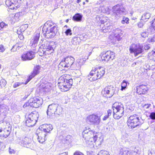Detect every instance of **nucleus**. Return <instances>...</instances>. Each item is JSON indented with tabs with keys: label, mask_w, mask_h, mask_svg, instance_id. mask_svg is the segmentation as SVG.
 I'll return each mask as SVG.
<instances>
[{
	"label": "nucleus",
	"mask_w": 155,
	"mask_h": 155,
	"mask_svg": "<svg viewBox=\"0 0 155 155\" xmlns=\"http://www.w3.org/2000/svg\"><path fill=\"white\" fill-rule=\"evenodd\" d=\"M33 78L30 75H29L25 81V84H26L28 82H29Z\"/></svg>",
	"instance_id": "47"
},
{
	"label": "nucleus",
	"mask_w": 155,
	"mask_h": 155,
	"mask_svg": "<svg viewBox=\"0 0 155 155\" xmlns=\"http://www.w3.org/2000/svg\"><path fill=\"white\" fill-rule=\"evenodd\" d=\"M88 58V57L87 56H82L81 58L77 60L75 63L76 65L79 68H81V66L85 64Z\"/></svg>",
	"instance_id": "19"
},
{
	"label": "nucleus",
	"mask_w": 155,
	"mask_h": 155,
	"mask_svg": "<svg viewBox=\"0 0 155 155\" xmlns=\"http://www.w3.org/2000/svg\"><path fill=\"white\" fill-rule=\"evenodd\" d=\"M82 137L87 145L90 147H97L101 144L102 139L97 133L92 130H84L82 133Z\"/></svg>",
	"instance_id": "1"
},
{
	"label": "nucleus",
	"mask_w": 155,
	"mask_h": 155,
	"mask_svg": "<svg viewBox=\"0 0 155 155\" xmlns=\"http://www.w3.org/2000/svg\"><path fill=\"white\" fill-rule=\"evenodd\" d=\"M107 114L105 115L103 118L104 120L107 119L110 116H111L112 114V111L111 109H108L107 111Z\"/></svg>",
	"instance_id": "39"
},
{
	"label": "nucleus",
	"mask_w": 155,
	"mask_h": 155,
	"mask_svg": "<svg viewBox=\"0 0 155 155\" xmlns=\"http://www.w3.org/2000/svg\"><path fill=\"white\" fill-rule=\"evenodd\" d=\"M96 19L97 22L100 24V27L103 31L108 29L110 25L106 17L102 15L97 16Z\"/></svg>",
	"instance_id": "10"
},
{
	"label": "nucleus",
	"mask_w": 155,
	"mask_h": 155,
	"mask_svg": "<svg viewBox=\"0 0 155 155\" xmlns=\"http://www.w3.org/2000/svg\"><path fill=\"white\" fill-rule=\"evenodd\" d=\"M114 8L115 9L114 10L115 11L117 12L116 14L124 12L125 11V8L122 5H117L114 7Z\"/></svg>",
	"instance_id": "30"
},
{
	"label": "nucleus",
	"mask_w": 155,
	"mask_h": 155,
	"mask_svg": "<svg viewBox=\"0 0 155 155\" xmlns=\"http://www.w3.org/2000/svg\"><path fill=\"white\" fill-rule=\"evenodd\" d=\"M80 40V38L78 37H75L72 38L71 42L73 45H77L79 43Z\"/></svg>",
	"instance_id": "36"
},
{
	"label": "nucleus",
	"mask_w": 155,
	"mask_h": 155,
	"mask_svg": "<svg viewBox=\"0 0 155 155\" xmlns=\"http://www.w3.org/2000/svg\"><path fill=\"white\" fill-rule=\"evenodd\" d=\"M36 97L34 98H31L28 101L25 103L23 105L24 107H27L30 106L31 107H34V106L35 101H37L36 99Z\"/></svg>",
	"instance_id": "25"
},
{
	"label": "nucleus",
	"mask_w": 155,
	"mask_h": 155,
	"mask_svg": "<svg viewBox=\"0 0 155 155\" xmlns=\"http://www.w3.org/2000/svg\"><path fill=\"white\" fill-rule=\"evenodd\" d=\"M150 13L149 12H147L143 15L141 17V19L143 21H147L150 18Z\"/></svg>",
	"instance_id": "34"
},
{
	"label": "nucleus",
	"mask_w": 155,
	"mask_h": 155,
	"mask_svg": "<svg viewBox=\"0 0 155 155\" xmlns=\"http://www.w3.org/2000/svg\"><path fill=\"white\" fill-rule=\"evenodd\" d=\"M150 104H145L143 106V107L146 109H148L150 107Z\"/></svg>",
	"instance_id": "52"
},
{
	"label": "nucleus",
	"mask_w": 155,
	"mask_h": 155,
	"mask_svg": "<svg viewBox=\"0 0 155 155\" xmlns=\"http://www.w3.org/2000/svg\"><path fill=\"white\" fill-rule=\"evenodd\" d=\"M150 47L148 45H146L144 46V48L146 50H147L150 49Z\"/></svg>",
	"instance_id": "55"
},
{
	"label": "nucleus",
	"mask_w": 155,
	"mask_h": 155,
	"mask_svg": "<svg viewBox=\"0 0 155 155\" xmlns=\"http://www.w3.org/2000/svg\"><path fill=\"white\" fill-rule=\"evenodd\" d=\"M151 25L153 29L154 30H155V18H154L152 21V22Z\"/></svg>",
	"instance_id": "50"
},
{
	"label": "nucleus",
	"mask_w": 155,
	"mask_h": 155,
	"mask_svg": "<svg viewBox=\"0 0 155 155\" xmlns=\"http://www.w3.org/2000/svg\"><path fill=\"white\" fill-rule=\"evenodd\" d=\"M153 152H150L148 154V155H155V153H154Z\"/></svg>",
	"instance_id": "58"
},
{
	"label": "nucleus",
	"mask_w": 155,
	"mask_h": 155,
	"mask_svg": "<svg viewBox=\"0 0 155 155\" xmlns=\"http://www.w3.org/2000/svg\"><path fill=\"white\" fill-rule=\"evenodd\" d=\"M59 155H68V152H64L59 154Z\"/></svg>",
	"instance_id": "57"
},
{
	"label": "nucleus",
	"mask_w": 155,
	"mask_h": 155,
	"mask_svg": "<svg viewBox=\"0 0 155 155\" xmlns=\"http://www.w3.org/2000/svg\"><path fill=\"white\" fill-rule=\"evenodd\" d=\"M150 118L152 120H155V112H152L149 116Z\"/></svg>",
	"instance_id": "44"
},
{
	"label": "nucleus",
	"mask_w": 155,
	"mask_h": 155,
	"mask_svg": "<svg viewBox=\"0 0 155 155\" xmlns=\"http://www.w3.org/2000/svg\"><path fill=\"white\" fill-rule=\"evenodd\" d=\"M18 37L20 39V40H23L24 39V36L22 34H18Z\"/></svg>",
	"instance_id": "51"
},
{
	"label": "nucleus",
	"mask_w": 155,
	"mask_h": 155,
	"mask_svg": "<svg viewBox=\"0 0 155 155\" xmlns=\"http://www.w3.org/2000/svg\"><path fill=\"white\" fill-rule=\"evenodd\" d=\"M73 84V79L71 75L64 74L61 76L58 80V86L62 91H68Z\"/></svg>",
	"instance_id": "3"
},
{
	"label": "nucleus",
	"mask_w": 155,
	"mask_h": 155,
	"mask_svg": "<svg viewBox=\"0 0 155 155\" xmlns=\"http://www.w3.org/2000/svg\"><path fill=\"white\" fill-rule=\"evenodd\" d=\"M141 35L143 37L145 38L147 37V34L145 32H143L141 34Z\"/></svg>",
	"instance_id": "53"
},
{
	"label": "nucleus",
	"mask_w": 155,
	"mask_h": 155,
	"mask_svg": "<svg viewBox=\"0 0 155 155\" xmlns=\"http://www.w3.org/2000/svg\"><path fill=\"white\" fill-rule=\"evenodd\" d=\"M44 47L41 50L40 49L38 51L39 55L42 56V59L45 62L49 61L52 54L54 53V50L52 46L47 44L43 45Z\"/></svg>",
	"instance_id": "4"
},
{
	"label": "nucleus",
	"mask_w": 155,
	"mask_h": 155,
	"mask_svg": "<svg viewBox=\"0 0 155 155\" xmlns=\"http://www.w3.org/2000/svg\"><path fill=\"white\" fill-rule=\"evenodd\" d=\"M65 33L66 35H72V31L70 29H67L65 31Z\"/></svg>",
	"instance_id": "43"
},
{
	"label": "nucleus",
	"mask_w": 155,
	"mask_h": 155,
	"mask_svg": "<svg viewBox=\"0 0 155 155\" xmlns=\"http://www.w3.org/2000/svg\"><path fill=\"white\" fill-rule=\"evenodd\" d=\"M113 109V115L115 119H119L124 115V105L121 103L116 102L112 105Z\"/></svg>",
	"instance_id": "5"
},
{
	"label": "nucleus",
	"mask_w": 155,
	"mask_h": 155,
	"mask_svg": "<svg viewBox=\"0 0 155 155\" xmlns=\"http://www.w3.org/2000/svg\"><path fill=\"white\" fill-rule=\"evenodd\" d=\"M22 12H19L16 13L14 16L12 14L10 15V17L13 21H19L22 16Z\"/></svg>",
	"instance_id": "24"
},
{
	"label": "nucleus",
	"mask_w": 155,
	"mask_h": 155,
	"mask_svg": "<svg viewBox=\"0 0 155 155\" xmlns=\"http://www.w3.org/2000/svg\"><path fill=\"white\" fill-rule=\"evenodd\" d=\"M36 134L38 136L37 139L38 141L40 143H43L46 140V136H47V134L40 130V129H37Z\"/></svg>",
	"instance_id": "15"
},
{
	"label": "nucleus",
	"mask_w": 155,
	"mask_h": 155,
	"mask_svg": "<svg viewBox=\"0 0 155 155\" xmlns=\"http://www.w3.org/2000/svg\"><path fill=\"white\" fill-rule=\"evenodd\" d=\"M81 0H77V2L78 3H79L81 2Z\"/></svg>",
	"instance_id": "59"
},
{
	"label": "nucleus",
	"mask_w": 155,
	"mask_h": 155,
	"mask_svg": "<svg viewBox=\"0 0 155 155\" xmlns=\"http://www.w3.org/2000/svg\"><path fill=\"white\" fill-rule=\"evenodd\" d=\"M129 20H130L128 18L126 17L125 16H123L122 18V19L121 21V23L123 24H128L129 23Z\"/></svg>",
	"instance_id": "37"
},
{
	"label": "nucleus",
	"mask_w": 155,
	"mask_h": 155,
	"mask_svg": "<svg viewBox=\"0 0 155 155\" xmlns=\"http://www.w3.org/2000/svg\"><path fill=\"white\" fill-rule=\"evenodd\" d=\"M12 127L9 123L3 122L0 124V137L6 138L10 135Z\"/></svg>",
	"instance_id": "6"
},
{
	"label": "nucleus",
	"mask_w": 155,
	"mask_h": 155,
	"mask_svg": "<svg viewBox=\"0 0 155 155\" xmlns=\"http://www.w3.org/2000/svg\"><path fill=\"white\" fill-rule=\"evenodd\" d=\"M127 82L125 80H124L121 84V90L122 91L125 89L127 87Z\"/></svg>",
	"instance_id": "40"
},
{
	"label": "nucleus",
	"mask_w": 155,
	"mask_h": 155,
	"mask_svg": "<svg viewBox=\"0 0 155 155\" xmlns=\"http://www.w3.org/2000/svg\"><path fill=\"white\" fill-rule=\"evenodd\" d=\"M114 93V90L110 86L106 87L101 91V94L105 97H110Z\"/></svg>",
	"instance_id": "16"
},
{
	"label": "nucleus",
	"mask_w": 155,
	"mask_h": 155,
	"mask_svg": "<svg viewBox=\"0 0 155 155\" xmlns=\"http://www.w3.org/2000/svg\"><path fill=\"white\" fill-rule=\"evenodd\" d=\"M116 39L117 41H120L122 38L120 35V34H118L115 36Z\"/></svg>",
	"instance_id": "49"
},
{
	"label": "nucleus",
	"mask_w": 155,
	"mask_h": 155,
	"mask_svg": "<svg viewBox=\"0 0 155 155\" xmlns=\"http://www.w3.org/2000/svg\"><path fill=\"white\" fill-rule=\"evenodd\" d=\"M98 155H108L106 152L104 151L103 152L101 153L98 154Z\"/></svg>",
	"instance_id": "56"
},
{
	"label": "nucleus",
	"mask_w": 155,
	"mask_h": 155,
	"mask_svg": "<svg viewBox=\"0 0 155 155\" xmlns=\"http://www.w3.org/2000/svg\"><path fill=\"white\" fill-rule=\"evenodd\" d=\"M69 21V19H67L65 21L66 22L68 23Z\"/></svg>",
	"instance_id": "60"
},
{
	"label": "nucleus",
	"mask_w": 155,
	"mask_h": 155,
	"mask_svg": "<svg viewBox=\"0 0 155 155\" xmlns=\"http://www.w3.org/2000/svg\"><path fill=\"white\" fill-rule=\"evenodd\" d=\"M6 84V81L4 79H2L0 81V86L1 87L5 86Z\"/></svg>",
	"instance_id": "41"
},
{
	"label": "nucleus",
	"mask_w": 155,
	"mask_h": 155,
	"mask_svg": "<svg viewBox=\"0 0 155 155\" xmlns=\"http://www.w3.org/2000/svg\"><path fill=\"white\" fill-rule=\"evenodd\" d=\"M5 48L4 45H0V52H3L5 51Z\"/></svg>",
	"instance_id": "46"
},
{
	"label": "nucleus",
	"mask_w": 155,
	"mask_h": 155,
	"mask_svg": "<svg viewBox=\"0 0 155 155\" xmlns=\"http://www.w3.org/2000/svg\"><path fill=\"white\" fill-rule=\"evenodd\" d=\"M21 84V83H20L19 82H16L14 83L13 85V87L14 88H16L18 86H19Z\"/></svg>",
	"instance_id": "48"
},
{
	"label": "nucleus",
	"mask_w": 155,
	"mask_h": 155,
	"mask_svg": "<svg viewBox=\"0 0 155 155\" xmlns=\"http://www.w3.org/2000/svg\"><path fill=\"white\" fill-rule=\"evenodd\" d=\"M36 99L37 101H35L34 104V107L38 108L43 103V99L41 97H36Z\"/></svg>",
	"instance_id": "33"
},
{
	"label": "nucleus",
	"mask_w": 155,
	"mask_h": 155,
	"mask_svg": "<svg viewBox=\"0 0 155 155\" xmlns=\"http://www.w3.org/2000/svg\"><path fill=\"white\" fill-rule=\"evenodd\" d=\"M74 58L71 56H67L61 61L58 65V68L61 70H64L65 68H70L74 63Z\"/></svg>",
	"instance_id": "9"
},
{
	"label": "nucleus",
	"mask_w": 155,
	"mask_h": 155,
	"mask_svg": "<svg viewBox=\"0 0 155 155\" xmlns=\"http://www.w3.org/2000/svg\"><path fill=\"white\" fill-rule=\"evenodd\" d=\"M40 36V33H37L33 36V38L31 40L30 43L32 46H35L37 45Z\"/></svg>",
	"instance_id": "23"
},
{
	"label": "nucleus",
	"mask_w": 155,
	"mask_h": 155,
	"mask_svg": "<svg viewBox=\"0 0 155 155\" xmlns=\"http://www.w3.org/2000/svg\"><path fill=\"white\" fill-rule=\"evenodd\" d=\"M40 67L39 65H36L33 71L31 72L30 75L33 78L39 72Z\"/></svg>",
	"instance_id": "29"
},
{
	"label": "nucleus",
	"mask_w": 155,
	"mask_h": 155,
	"mask_svg": "<svg viewBox=\"0 0 155 155\" xmlns=\"http://www.w3.org/2000/svg\"><path fill=\"white\" fill-rule=\"evenodd\" d=\"M101 119L100 117L97 114H92L88 116L86 119V121L90 124L97 125L99 124Z\"/></svg>",
	"instance_id": "13"
},
{
	"label": "nucleus",
	"mask_w": 155,
	"mask_h": 155,
	"mask_svg": "<svg viewBox=\"0 0 155 155\" xmlns=\"http://www.w3.org/2000/svg\"><path fill=\"white\" fill-rule=\"evenodd\" d=\"M57 107L58 106L55 104H52L49 105L47 111V115L50 116L54 114L57 110Z\"/></svg>",
	"instance_id": "18"
},
{
	"label": "nucleus",
	"mask_w": 155,
	"mask_h": 155,
	"mask_svg": "<svg viewBox=\"0 0 155 155\" xmlns=\"http://www.w3.org/2000/svg\"><path fill=\"white\" fill-rule=\"evenodd\" d=\"M64 27H66V28H67L68 27V26L67 25H65L64 26Z\"/></svg>",
	"instance_id": "63"
},
{
	"label": "nucleus",
	"mask_w": 155,
	"mask_h": 155,
	"mask_svg": "<svg viewBox=\"0 0 155 155\" xmlns=\"http://www.w3.org/2000/svg\"><path fill=\"white\" fill-rule=\"evenodd\" d=\"M94 68L87 75L89 80L91 81H94L98 79Z\"/></svg>",
	"instance_id": "20"
},
{
	"label": "nucleus",
	"mask_w": 155,
	"mask_h": 155,
	"mask_svg": "<svg viewBox=\"0 0 155 155\" xmlns=\"http://www.w3.org/2000/svg\"><path fill=\"white\" fill-rule=\"evenodd\" d=\"M85 0V2L87 3H88L89 2V0Z\"/></svg>",
	"instance_id": "61"
},
{
	"label": "nucleus",
	"mask_w": 155,
	"mask_h": 155,
	"mask_svg": "<svg viewBox=\"0 0 155 155\" xmlns=\"http://www.w3.org/2000/svg\"><path fill=\"white\" fill-rule=\"evenodd\" d=\"M149 90L147 85L142 84L136 87V92L138 95H142L147 94Z\"/></svg>",
	"instance_id": "14"
},
{
	"label": "nucleus",
	"mask_w": 155,
	"mask_h": 155,
	"mask_svg": "<svg viewBox=\"0 0 155 155\" xmlns=\"http://www.w3.org/2000/svg\"><path fill=\"white\" fill-rule=\"evenodd\" d=\"M82 16L80 13L75 14L72 17V20L75 21L79 22L82 20Z\"/></svg>",
	"instance_id": "32"
},
{
	"label": "nucleus",
	"mask_w": 155,
	"mask_h": 155,
	"mask_svg": "<svg viewBox=\"0 0 155 155\" xmlns=\"http://www.w3.org/2000/svg\"><path fill=\"white\" fill-rule=\"evenodd\" d=\"M28 116L30 118L37 122L39 117V114L35 110L31 112Z\"/></svg>",
	"instance_id": "27"
},
{
	"label": "nucleus",
	"mask_w": 155,
	"mask_h": 155,
	"mask_svg": "<svg viewBox=\"0 0 155 155\" xmlns=\"http://www.w3.org/2000/svg\"><path fill=\"white\" fill-rule=\"evenodd\" d=\"M147 41L149 43L154 42L155 41V37L153 36L148 38Z\"/></svg>",
	"instance_id": "42"
},
{
	"label": "nucleus",
	"mask_w": 155,
	"mask_h": 155,
	"mask_svg": "<svg viewBox=\"0 0 155 155\" xmlns=\"http://www.w3.org/2000/svg\"><path fill=\"white\" fill-rule=\"evenodd\" d=\"M130 53L134 54L135 57L142 54L143 50V47L139 44L133 43L129 47Z\"/></svg>",
	"instance_id": "11"
},
{
	"label": "nucleus",
	"mask_w": 155,
	"mask_h": 155,
	"mask_svg": "<svg viewBox=\"0 0 155 155\" xmlns=\"http://www.w3.org/2000/svg\"><path fill=\"white\" fill-rule=\"evenodd\" d=\"M83 5H84V4H85V3L84 2H83Z\"/></svg>",
	"instance_id": "64"
},
{
	"label": "nucleus",
	"mask_w": 155,
	"mask_h": 155,
	"mask_svg": "<svg viewBox=\"0 0 155 155\" xmlns=\"http://www.w3.org/2000/svg\"><path fill=\"white\" fill-rule=\"evenodd\" d=\"M65 139H64V141H65ZM67 140H69L68 139H66V141H67Z\"/></svg>",
	"instance_id": "62"
},
{
	"label": "nucleus",
	"mask_w": 155,
	"mask_h": 155,
	"mask_svg": "<svg viewBox=\"0 0 155 155\" xmlns=\"http://www.w3.org/2000/svg\"><path fill=\"white\" fill-rule=\"evenodd\" d=\"M148 58L155 61V51H152L149 53L148 54Z\"/></svg>",
	"instance_id": "35"
},
{
	"label": "nucleus",
	"mask_w": 155,
	"mask_h": 155,
	"mask_svg": "<svg viewBox=\"0 0 155 155\" xmlns=\"http://www.w3.org/2000/svg\"><path fill=\"white\" fill-rule=\"evenodd\" d=\"M5 25V24L4 22H1L0 23V29L2 28Z\"/></svg>",
	"instance_id": "54"
},
{
	"label": "nucleus",
	"mask_w": 155,
	"mask_h": 155,
	"mask_svg": "<svg viewBox=\"0 0 155 155\" xmlns=\"http://www.w3.org/2000/svg\"><path fill=\"white\" fill-rule=\"evenodd\" d=\"M21 0H6L5 4L9 9L16 11L20 6Z\"/></svg>",
	"instance_id": "12"
},
{
	"label": "nucleus",
	"mask_w": 155,
	"mask_h": 155,
	"mask_svg": "<svg viewBox=\"0 0 155 155\" xmlns=\"http://www.w3.org/2000/svg\"><path fill=\"white\" fill-rule=\"evenodd\" d=\"M73 155H84V153L79 151H75L73 154Z\"/></svg>",
	"instance_id": "45"
},
{
	"label": "nucleus",
	"mask_w": 155,
	"mask_h": 155,
	"mask_svg": "<svg viewBox=\"0 0 155 155\" xmlns=\"http://www.w3.org/2000/svg\"><path fill=\"white\" fill-rule=\"evenodd\" d=\"M24 144L27 148H32L33 147V144L31 139L28 138H25L24 142Z\"/></svg>",
	"instance_id": "26"
},
{
	"label": "nucleus",
	"mask_w": 155,
	"mask_h": 155,
	"mask_svg": "<svg viewBox=\"0 0 155 155\" xmlns=\"http://www.w3.org/2000/svg\"><path fill=\"white\" fill-rule=\"evenodd\" d=\"M101 61L103 63H107L114 60L115 58L114 52L110 50L102 52L100 55Z\"/></svg>",
	"instance_id": "7"
},
{
	"label": "nucleus",
	"mask_w": 155,
	"mask_h": 155,
	"mask_svg": "<svg viewBox=\"0 0 155 155\" xmlns=\"http://www.w3.org/2000/svg\"><path fill=\"white\" fill-rule=\"evenodd\" d=\"M28 26V24L22 25H21L19 28V29L21 31V32L25 31L27 28Z\"/></svg>",
	"instance_id": "38"
},
{
	"label": "nucleus",
	"mask_w": 155,
	"mask_h": 155,
	"mask_svg": "<svg viewBox=\"0 0 155 155\" xmlns=\"http://www.w3.org/2000/svg\"><path fill=\"white\" fill-rule=\"evenodd\" d=\"M35 56V53L32 51H29L24 53L21 56L23 61H29L33 59Z\"/></svg>",
	"instance_id": "17"
},
{
	"label": "nucleus",
	"mask_w": 155,
	"mask_h": 155,
	"mask_svg": "<svg viewBox=\"0 0 155 155\" xmlns=\"http://www.w3.org/2000/svg\"><path fill=\"white\" fill-rule=\"evenodd\" d=\"M94 69L95 70H96L95 71L98 79L101 78L104 75L105 73V71L103 67L99 66L95 68Z\"/></svg>",
	"instance_id": "22"
},
{
	"label": "nucleus",
	"mask_w": 155,
	"mask_h": 155,
	"mask_svg": "<svg viewBox=\"0 0 155 155\" xmlns=\"http://www.w3.org/2000/svg\"><path fill=\"white\" fill-rule=\"evenodd\" d=\"M127 124L129 128H133L140 125L141 123L138 115L135 114L130 116L128 118Z\"/></svg>",
	"instance_id": "8"
},
{
	"label": "nucleus",
	"mask_w": 155,
	"mask_h": 155,
	"mask_svg": "<svg viewBox=\"0 0 155 155\" xmlns=\"http://www.w3.org/2000/svg\"><path fill=\"white\" fill-rule=\"evenodd\" d=\"M36 123V121L30 118L28 116L25 121L26 125L29 127L34 126Z\"/></svg>",
	"instance_id": "28"
},
{
	"label": "nucleus",
	"mask_w": 155,
	"mask_h": 155,
	"mask_svg": "<svg viewBox=\"0 0 155 155\" xmlns=\"http://www.w3.org/2000/svg\"><path fill=\"white\" fill-rule=\"evenodd\" d=\"M45 133H49L53 129L52 126L51 124H44L42 125L41 127L38 128Z\"/></svg>",
	"instance_id": "21"
},
{
	"label": "nucleus",
	"mask_w": 155,
	"mask_h": 155,
	"mask_svg": "<svg viewBox=\"0 0 155 155\" xmlns=\"http://www.w3.org/2000/svg\"><path fill=\"white\" fill-rule=\"evenodd\" d=\"M45 37H54L58 31V27L56 23L51 20H48L44 24L42 29Z\"/></svg>",
	"instance_id": "2"
},
{
	"label": "nucleus",
	"mask_w": 155,
	"mask_h": 155,
	"mask_svg": "<svg viewBox=\"0 0 155 155\" xmlns=\"http://www.w3.org/2000/svg\"><path fill=\"white\" fill-rule=\"evenodd\" d=\"M119 155H130V152L128 148L124 147L120 150Z\"/></svg>",
	"instance_id": "31"
}]
</instances>
